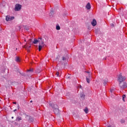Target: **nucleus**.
Listing matches in <instances>:
<instances>
[{
    "instance_id": "nucleus-8",
    "label": "nucleus",
    "mask_w": 127,
    "mask_h": 127,
    "mask_svg": "<svg viewBox=\"0 0 127 127\" xmlns=\"http://www.w3.org/2000/svg\"><path fill=\"white\" fill-rule=\"evenodd\" d=\"M91 24L93 26H96L97 25V21H96V20L93 19V21L91 22Z\"/></svg>"
},
{
    "instance_id": "nucleus-29",
    "label": "nucleus",
    "mask_w": 127,
    "mask_h": 127,
    "mask_svg": "<svg viewBox=\"0 0 127 127\" xmlns=\"http://www.w3.org/2000/svg\"><path fill=\"white\" fill-rule=\"evenodd\" d=\"M106 84H107V81H104V85H106Z\"/></svg>"
},
{
    "instance_id": "nucleus-23",
    "label": "nucleus",
    "mask_w": 127,
    "mask_h": 127,
    "mask_svg": "<svg viewBox=\"0 0 127 127\" xmlns=\"http://www.w3.org/2000/svg\"><path fill=\"white\" fill-rule=\"evenodd\" d=\"M70 75H67L66 76V79H70Z\"/></svg>"
},
{
    "instance_id": "nucleus-5",
    "label": "nucleus",
    "mask_w": 127,
    "mask_h": 127,
    "mask_svg": "<svg viewBox=\"0 0 127 127\" xmlns=\"http://www.w3.org/2000/svg\"><path fill=\"white\" fill-rule=\"evenodd\" d=\"M5 19L6 21H11V20H13V19H14V17L7 15L6 16Z\"/></svg>"
},
{
    "instance_id": "nucleus-18",
    "label": "nucleus",
    "mask_w": 127,
    "mask_h": 127,
    "mask_svg": "<svg viewBox=\"0 0 127 127\" xmlns=\"http://www.w3.org/2000/svg\"><path fill=\"white\" fill-rule=\"evenodd\" d=\"M53 14H54V12H53V11H51L50 12V16H51V15H52V16H53Z\"/></svg>"
},
{
    "instance_id": "nucleus-25",
    "label": "nucleus",
    "mask_w": 127,
    "mask_h": 127,
    "mask_svg": "<svg viewBox=\"0 0 127 127\" xmlns=\"http://www.w3.org/2000/svg\"><path fill=\"white\" fill-rule=\"evenodd\" d=\"M56 75H57V77H59V72H57Z\"/></svg>"
},
{
    "instance_id": "nucleus-7",
    "label": "nucleus",
    "mask_w": 127,
    "mask_h": 127,
    "mask_svg": "<svg viewBox=\"0 0 127 127\" xmlns=\"http://www.w3.org/2000/svg\"><path fill=\"white\" fill-rule=\"evenodd\" d=\"M42 38H39L38 40L36 39H34V41H33V43L34 44H37L38 42L39 43V41H40V39H41Z\"/></svg>"
},
{
    "instance_id": "nucleus-17",
    "label": "nucleus",
    "mask_w": 127,
    "mask_h": 127,
    "mask_svg": "<svg viewBox=\"0 0 127 127\" xmlns=\"http://www.w3.org/2000/svg\"><path fill=\"white\" fill-rule=\"evenodd\" d=\"M90 80H91L90 78H88V77H86V81L87 83H90Z\"/></svg>"
},
{
    "instance_id": "nucleus-19",
    "label": "nucleus",
    "mask_w": 127,
    "mask_h": 127,
    "mask_svg": "<svg viewBox=\"0 0 127 127\" xmlns=\"http://www.w3.org/2000/svg\"><path fill=\"white\" fill-rule=\"evenodd\" d=\"M88 108H86L84 110V111L85 112V114H88Z\"/></svg>"
},
{
    "instance_id": "nucleus-1",
    "label": "nucleus",
    "mask_w": 127,
    "mask_h": 127,
    "mask_svg": "<svg viewBox=\"0 0 127 127\" xmlns=\"http://www.w3.org/2000/svg\"><path fill=\"white\" fill-rule=\"evenodd\" d=\"M49 106L53 108L54 112L56 115H58V114H59V107H58V105L50 103Z\"/></svg>"
},
{
    "instance_id": "nucleus-14",
    "label": "nucleus",
    "mask_w": 127,
    "mask_h": 127,
    "mask_svg": "<svg viewBox=\"0 0 127 127\" xmlns=\"http://www.w3.org/2000/svg\"><path fill=\"white\" fill-rule=\"evenodd\" d=\"M16 121H17L18 122H19V121H21V117H17L16 118Z\"/></svg>"
},
{
    "instance_id": "nucleus-33",
    "label": "nucleus",
    "mask_w": 127,
    "mask_h": 127,
    "mask_svg": "<svg viewBox=\"0 0 127 127\" xmlns=\"http://www.w3.org/2000/svg\"><path fill=\"white\" fill-rule=\"evenodd\" d=\"M30 102H31V103H32V101H31Z\"/></svg>"
},
{
    "instance_id": "nucleus-9",
    "label": "nucleus",
    "mask_w": 127,
    "mask_h": 127,
    "mask_svg": "<svg viewBox=\"0 0 127 127\" xmlns=\"http://www.w3.org/2000/svg\"><path fill=\"white\" fill-rule=\"evenodd\" d=\"M25 49H26V50H27V51H29V49H30V48H31V46H27V45H26L25 46Z\"/></svg>"
},
{
    "instance_id": "nucleus-22",
    "label": "nucleus",
    "mask_w": 127,
    "mask_h": 127,
    "mask_svg": "<svg viewBox=\"0 0 127 127\" xmlns=\"http://www.w3.org/2000/svg\"><path fill=\"white\" fill-rule=\"evenodd\" d=\"M125 98H126V95H123V100L124 102H125Z\"/></svg>"
},
{
    "instance_id": "nucleus-27",
    "label": "nucleus",
    "mask_w": 127,
    "mask_h": 127,
    "mask_svg": "<svg viewBox=\"0 0 127 127\" xmlns=\"http://www.w3.org/2000/svg\"><path fill=\"white\" fill-rule=\"evenodd\" d=\"M25 29H26V30H28V27H25Z\"/></svg>"
},
{
    "instance_id": "nucleus-21",
    "label": "nucleus",
    "mask_w": 127,
    "mask_h": 127,
    "mask_svg": "<svg viewBox=\"0 0 127 127\" xmlns=\"http://www.w3.org/2000/svg\"><path fill=\"white\" fill-rule=\"evenodd\" d=\"M27 72H33V69L30 68V69L27 70Z\"/></svg>"
},
{
    "instance_id": "nucleus-12",
    "label": "nucleus",
    "mask_w": 127,
    "mask_h": 127,
    "mask_svg": "<svg viewBox=\"0 0 127 127\" xmlns=\"http://www.w3.org/2000/svg\"><path fill=\"white\" fill-rule=\"evenodd\" d=\"M86 73H88V76H87L89 79H91L92 76H91V73H90V72L89 71H86Z\"/></svg>"
},
{
    "instance_id": "nucleus-31",
    "label": "nucleus",
    "mask_w": 127,
    "mask_h": 127,
    "mask_svg": "<svg viewBox=\"0 0 127 127\" xmlns=\"http://www.w3.org/2000/svg\"><path fill=\"white\" fill-rule=\"evenodd\" d=\"M16 109H15V110L13 111V112H16Z\"/></svg>"
},
{
    "instance_id": "nucleus-2",
    "label": "nucleus",
    "mask_w": 127,
    "mask_h": 127,
    "mask_svg": "<svg viewBox=\"0 0 127 127\" xmlns=\"http://www.w3.org/2000/svg\"><path fill=\"white\" fill-rule=\"evenodd\" d=\"M44 46H45L44 40L42 38L39 42V51H41V49H42Z\"/></svg>"
},
{
    "instance_id": "nucleus-11",
    "label": "nucleus",
    "mask_w": 127,
    "mask_h": 127,
    "mask_svg": "<svg viewBox=\"0 0 127 127\" xmlns=\"http://www.w3.org/2000/svg\"><path fill=\"white\" fill-rule=\"evenodd\" d=\"M80 97L82 100L84 99L85 98V95H84V93L82 92L81 93H80Z\"/></svg>"
},
{
    "instance_id": "nucleus-28",
    "label": "nucleus",
    "mask_w": 127,
    "mask_h": 127,
    "mask_svg": "<svg viewBox=\"0 0 127 127\" xmlns=\"http://www.w3.org/2000/svg\"><path fill=\"white\" fill-rule=\"evenodd\" d=\"M95 33L98 34V29H96Z\"/></svg>"
},
{
    "instance_id": "nucleus-26",
    "label": "nucleus",
    "mask_w": 127,
    "mask_h": 127,
    "mask_svg": "<svg viewBox=\"0 0 127 127\" xmlns=\"http://www.w3.org/2000/svg\"><path fill=\"white\" fill-rule=\"evenodd\" d=\"M107 127H115L114 126L108 125Z\"/></svg>"
},
{
    "instance_id": "nucleus-32",
    "label": "nucleus",
    "mask_w": 127,
    "mask_h": 127,
    "mask_svg": "<svg viewBox=\"0 0 127 127\" xmlns=\"http://www.w3.org/2000/svg\"><path fill=\"white\" fill-rule=\"evenodd\" d=\"M11 119H13V117H11Z\"/></svg>"
},
{
    "instance_id": "nucleus-20",
    "label": "nucleus",
    "mask_w": 127,
    "mask_h": 127,
    "mask_svg": "<svg viewBox=\"0 0 127 127\" xmlns=\"http://www.w3.org/2000/svg\"><path fill=\"white\" fill-rule=\"evenodd\" d=\"M56 29L57 30H60V26H57Z\"/></svg>"
},
{
    "instance_id": "nucleus-15",
    "label": "nucleus",
    "mask_w": 127,
    "mask_h": 127,
    "mask_svg": "<svg viewBox=\"0 0 127 127\" xmlns=\"http://www.w3.org/2000/svg\"><path fill=\"white\" fill-rule=\"evenodd\" d=\"M110 92L113 94L115 92V88H112L110 89Z\"/></svg>"
},
{
    "instance_id": "nucleus-4",
    "label": "nucleus",
    "mask_w": 127,
    "mask_h": 127,
    "mask_svg": "<svg viewBox=\"0 0 127 127\" xmlns=\"http://www.w3.org/2000/svg\"><path fill=\"white\" fill-rule=\"evenodd\" d=\"M119 86L121 89L124 90V89H126L127 87V83L126 82H120L119 83Z\"/></svg>"
},
{
    "instance_id": "nucleus-30",
    "label": "nucleus",
    "mask_w": 127,
    "mask_h": 127,
    "mask_svg": "<svg viewBox=\"0 0 127 127\" xmlns=\"http://www.w3.org/2000/svg\"><path fill=\"white\" fill-rule=\"evenodd\" d=\"M13 104H14V105H16V102H13Z\"/></svg>"
},
{
    "instance_id": "nucleus-3",
    "label": "nucleus",
    "mask_w": 127,
    "mask_h": 127,
    "mask_svg": "<svg viewBox=\"0 0 127 127\" xmlns=\"http://www.w3.org/2000/svg\"><path fill=\"white\" fill-rule=\"evenodd\" d=\"M126 80V77L122 76V74H120L118 75V81L120 82L119 83H123L124 81Z\"/></svg>"
},
{
    "instance_id": "nucleus-10",
    "label": "nucleus",
    "mask_w": 127,
    "mask_h": 127,
    "mask_svg": "<svg viewBox=\"0 0 127 127\" xmlns=\"http://www.w3.org/2000/svg\"><path fill=\"white\" fill-rule=\"evenodd\" d=\"M86 8H87V9H91V4H90V3H88L87 4V5H86Z\"/></svg>"
},
{
    "instance_id": "nucleus-16",
    "label": "nucleus",
    "mask_w": 127,
    "mask_h": 127,
    "mask_svg": "<svg viewBox=\"0 0 127 127\" xmlns=\"http://www.w3.org/2000/svg\"><path fill=\"white\" fill-rule=\"evenodd\" d=\"M63 61H66V60H67V57H63Z\"/></svg>"
},
{
    "instance_id": "nucleus-24",
    "label": "nucleus",
    "mask_w": 127,
    "mask_h": 127,
    "mask_svg": "<svg viewBox=\"0 0 127 127\" xmlns=\"http://www.w3.org/2000/svg\"><path fill=\"white\" fill-rule=\"evenodd\" d=\"M121 123L122 124H124L125 123V120H122L121 121Z\"/></svg>"
},
{
    "instance_id": "nucleus-13",
    "label": "nucleus",
    "mask_w": 127,
    "mask_h": 127,
    "mask_svg": "<svg viewBox=\"0 0 127 127\" xmlns=\"http://www.w3.org/2000/svg\"><path fill=\"white\" fill-rule=\"evenodd\" d=\"M15 61L16 62H20V59H19V58L18 57H16Z\"/></svg>"
},
{
    "instance_id": "nucleus-6",
    "label": "nucleus",
    "mask_w": 127,
    "mask_h": 127,
    "mask_svg": "<svg viewBox=\"0 0 127 127\" xmlns=\"http://www.w3.org/2000/svg\"><path fill=\"white\" fill-rule=\"evenodd\" d=\"M21 9V5L19 4H16L15 7V11H18Z\"/></svg>"
}]
</instances>
